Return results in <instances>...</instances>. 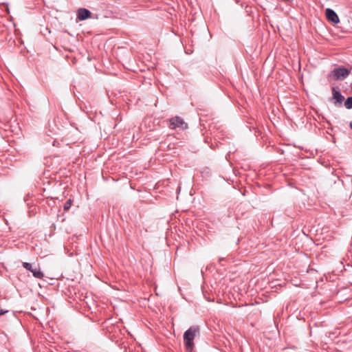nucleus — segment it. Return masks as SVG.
<instances>
[{"label":"nucleus","mask_w":352,"mask_h":352,"mask_svg":"<svg viewBox=\"0 0 352 352\" xmlns=\"http://www.w3.org/2000/svg\"><path fill=\"white\" fill-rule=\"evenodd\" d=\"M200 333V328L197 325L191 326L184 333V343L188 352H192L195 348L194 340Z\"/></svg>","instance_id":"nucleus-1"},{"label":"nucleus","mask_w":352,"mask_h":352,"mask_svg":"<svg viewBox=\"0 0 352 352\" xmlns=\"http://www.w3.org/2000/svg\"><path fill=\"white\" fill-rule=\"evenodd\" d=\"M351 73V70L343 67L340 66L333 69L329 74L328 77L334 80H344Z\"/></svg>","instance_id":"nucleus-2"},{"label":"nucleus","mask_w":352,"mask_h":352,"mask_svg":"<svg viewBox=\"0 0 352 352\" xmlns=\"http://www.w3.org/2000/svg\"><path fill=\"white\" fill-rule=\"evenodd\" d=\"M170 125L169 127L173 129H175L179 128L180 129H186L188 127V124L184 121V120L179 117L175 116L170 119Z\"/></svg>","instance_id":"nucleus-3"},{"label":"nucleus","mask_w":352,"mask_h":352,"mask_svg":"<svg viewBox=\"0 0 352 352\" xmlns=\"http://www.w3.org/2000/svg\"><path fill=\"white\" fill-rule=\"evenodd\" d=\"M23 267L26 270L30 271L33 276L36 278H43L44 276L43 273L41 271L40 267H33L32 265L30 263H23Z\"/></svg>","instance_id":"nucleus-4"},{"label":"nucleus","mask_w":352,"mask_h":352,"mask_svg":"<svg viewBox=\"0 0 352 352\" xmlns=\"http://www.w3.org/2000/svg\"><path fill=\"white\" fill-rule=\"evenodd\" d=\"M333 98L335 100L334 104H342L344 100V97L342 95L338 87H332Z\"/></svg>","instance_id":"nucleus-5"},{"label":"nucleus","mask_w":352,"mask_h":352,"mask_svg":"<svg viewBox=\"0 0 352 352\" xmlns=\"http://www.w3.org/2000/svg\"><path fill=\"white\" fill-rule=\"evenodd\" d=\"M327 19L333 23H338L340 21L338 14L331 8H327L326 11Z\"/></svg>","instance_id":"nucleus-6"},{"label":"nucleus","mask_w":352,"mask_h":352,"mask_svg":"<svg viewBox=\"0 0 352 352\" xmlns=\"http://www.w3.org/2000/svg\"><path fill=\"white\" fill-rule=\"evenodd\" d=\"M91 12L86 8H79L77 11V19L84 21L91 17Z\"/></svg>","instance_id":"nucleus-7"},{"label":"nucleus","mask_w":352,"mask_h":352,"mask_svg":"<svg viewBox=\"0 0 352 352\" xmlns=\"http://www.w3.org/2000/svg\"><path fill=\"white\" fill-rule=\"evenodd\" d=\"M111 318H109L108 320H107L104 323H103V325H104V327L107 328L108 329V331L110 333H113L114 332V331H116V329H118L119 331H120L119 327H115L113 325V323L111 322Z\"/></svg>","instance_id":"nucleus-8"},{"label":"nucleus","mask_w":352,"mask_h":352,"mask_svg":"<svg viewBox=\"0 0 352 352\" xmlns=\"http://www.w3.org/2000/svg\"><path fill=\"white\" fill-rule=\"evenodd\" d=\"M344 107L347 109H352V96L348 97L344 102Z\"/></svg>","instance_id":"nucleus-9"},{"label":"nucleus","mask_w":352,"mask_h":352,"mask_svg":"<svg viewBox=\"0 0 352 352\" xmlns=\"http://www.w3.org/2000/svg\"><path fill=\"white\" fill-rule=\"evenodd\" d=\"M72 204V200L71 199H69L63 206V209L65 211H67L69 210Z\"/></svg>","instance_id":"nucleus-10"},{"label":"nucleus","mask_w":352,"mask_h":352,"mask_svg":"<svg viewBox=\"0 0 352 352\" xmlns=\"http://www.w3.org/2000/svg\"><path fill=\"white\" fill-rule=\"evenodd\" d=\"M7 312H8V310L1 309V310H0V316H2V315H3L4 314H6V313H7Z\"/></svg>","instance_id":"nucleus-11"},{"label":"nucleus","mask_w":352,"mask_h":352,"mask_svg":"<svg viewBox=\"0 0 352 352\" xmlns=\"http://www.w3.org/2000/svg\"><path fill=\"white\" fill-rule=\"evenodd\" d=\"M283 1H285V2H291V1H292L293 0H283Z\"/></svg>","instance_id":"nucleus-12"},{"label":"nucleus","mask_w":352,"mask_h":352,"mask_svg":"<svg viewBox=\"0 0 352 352\" xmlns=\"http://www.w3.org/2000/svg\"><path fill=\"white\" fill-rule=\"evenodd\" d=\"M350 127L352 129V121L350 122Z\"/></svg>","instance_id":"nucleus-13"},{"label":"nucleus","mask_w":352,"mask_h":352,"mask_svg":"<svg viewBox=\"0 0 352 352\" xmlns=\"http://www.w3.org/2000/svg\"><path fill=\"white\" fill-rule=\"evenodd\" d=\"M351 90H352V82H351Z\"/></svg>","instance_id":"nucleus-14"}]
</instances>
